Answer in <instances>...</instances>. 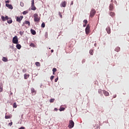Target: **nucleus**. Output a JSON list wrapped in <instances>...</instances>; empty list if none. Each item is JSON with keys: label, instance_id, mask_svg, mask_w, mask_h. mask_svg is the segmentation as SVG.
Masks as SVG:
<instances>
[{"label": "nucleus", "instance_id": "nucleus-48", "mask_svg": "<svg viewBox=\"0 0 129 129\" xmlns=\"http://www.w3.org/2000/svg\"><path fill=\"white\" fill-rule=\"evenodd\" d=\"M51 53L53 52V50H51Z\"/></svg>", "mask_w": 129, "mask_h": 129}, {"label": "nucleus", "instance_id": "nucleus-32", "mask_svg": "<svg viewBox=\"0 0 129 129\" xmlns=\"http://www.w3.org/2000/svg\"><path fill=\"white\" fill-rule=\"evenodd\" d=\"M7 23H8L9 24H12V19H10V20H8V21H7Z\"/></svg>", "mask_w": 129, "mask_h": 129}, {"label": "nucleus", "instance_id": "nucleus-44", "mask_svg": "<svg viewBox=\"0 0 129 129\" xmlns=\"http://www.w3.org/2000/svg\"><path fill=\"white\" fill-rule=\"evenodd\" d=\"M54 111H58V109L55 108V109H54Z\"/></svg>", "mask_w": 129, "mask_h": 129}, {"label": "nucleus", "instance_id": "nucleus-4", "mask_svg": "<svg viewBox=\"0 0 129 129\" xmlns=\"http://www.w3.org/2000/svg\"><path fill=\"white\" fill-rule=\"evenodd\" d=\"M18 41L19 40H18L17 36H14V38H13V39H12L13 43L18 44Z\"/></svg>", "mask_w": 129, "mask_h": 129}, {"label": "nucleus", "instance_id": "nucleus-46", "mask_svg": "<svg viewBox=\"0 0 129 129\" xmlns=\"http://www.w3.org/2000/svg\"><path fill=\"white\" fill-rule=\"evenodd\" d=\"M86 24H84V25H83V26H84V27H86Z\"/></svg>", "mask_w": 129, "mask_h": 129}, {"label": "nucleus", "instance_id": "nucleus-43", "mask_svg": "<svg viewBox=\"0 0 129 129\" xmlns=\"http://www.w3.org/2000/svg\"><path fill=\"white\" fill-rule=\"evenodd\" d=\"M19 129H25V127L24 126H21V127H20V128Z\"/></svg>", "mask_w": 129, "mask_h": 129}, {"label": "nucleus", "instance_id": "nucleus-9", "mask_svg": "<svg viewBox=\"0 0 129 129\" xmlns=\"http://www.w3.org/2000/svg\"><path fill=\"white\" fill-rule=\"evenodd\" d=\"M1 19L3 22H5V21L9 20V17H8V16H6L5 17L4 16H2Z\"/></svg>", "mask_w": 129, "mask_h": 129}, {"label": "nucleus", "instance_id": "nucleus-30", "mask_svg": "<svg viewBox=\"0 0 129 129\" xmlns=\"http://www.w3.org/2000/svg\"><path fill=\"white\" fill-rule=\"evenodd\" d=\"M102 92H103V90H102L101 89H99L98 90L99 94H101Z\"/></svg>", "mask_w": 129, "mask_h": 129}, {"label": "nucleus", "instance_id": "nucleus-38", "mask_svg": "<svg viewBox=\"0 0 129 129\" xmlns=\"http://www.w3.org/2000/svg\"><path fill=\"white\" fill-rule=\"evenodd\" d=\"M95 126H96V128H95V129H99V125H95Z\"/></svg>", "mask_w": 129, "mask_h": 129}, {"label": "nucleus", "instance_id": "nucleus-8", "mask_svg": "<svg viewBox=\"0 0 129 129\" xmlns=\"http://www.w3.org/2000/svg\"><path fill=\"white\" fill-rule=\"evenodd\" d=\"M31 91L32 95H35L36 94V90H35V89H34L33 88H31Z\"/></svg>", "mask_w": 129, "mask_h": 129}, {"label": "nucleus", "instance_id": "nucleus-1", "mask_svg": "<svg viewBox=\"0 0 129 129\" xmlns=\"http://www.w3.org/2000/svg\"><path fill=\"white\" fill-rule=\"evenodd\" d=\"M34 21L35 22H39L40 21V17H39L38 14H34L33 15Z\"/></svg>", "mask_w": 129, "mask_h": 129}, {"label": "nucleus", "instance_id": "nucleus-13", "mask_svg": "<svg viewBox=\"0 0 129 129\" xmlns=\"http://www.w3.org/2000/svg\"><path fill=\"white\" fill-rule=\"evenodd\" d=\"M6 7H8V8L11 10L13 9V7H12L11 5H9L8 4H6Z\"/></svg>", "mask_w": 129, "mask_h": 129}, {"label": "nucleus", "instance_id": "nucleus-26", "mask_svg": "<svg viewBox=\"0 0 129 129\" xmlns=\"http://www.w3.org/2000/svg\"><path fill=\"white\" fill-rule=\"evenodd\" d=\"M3 61H5V62H7V61H8V58H7L5 57H3Z\"/></svg>", "mask_w": 129, "mask_h": 129}, {"label": "nucleus", "instance_id": "nucleus-51", "mask_svg": "<svg viewBox=\"0 0 129 129\" xmlns=\"http://www.w3.org/2000/svg\"><path fill=\"white\" fill-rule=\"evenodd\" d=\"M1 6V4L0 3V7Z\"/></svg>", "mask_w": 129, "mask_h": 129}, {"label": "nucleus", "instance_id": "nucleus-35", "mask_svg": "<svg viewBox=\"0 0 129 129\" xmlns=\"http://www.w3.org/2000/svg\"><path fill=\"white\" fill-rule=\"evenodd\" d=\"M24 32H22V31H20L19 32V34L20 35H21V36H22L24 34Z\"/></svg>", "mask_w": 129, "mask_h": 129}, {"label": "nucleus", "instance_id": "nucleus-12", "mask_svg": "<svg viewBox=\"0 0 129 129\" xmlns=\"http://www.w3.org/2000/svg\"><path fill=\"white\" fill-rule=\"evenodd\" d=\"M109 8V10L111 11H112L113 9H114V6H113V4H110Z\"/></svg>", "mask_w": 129, "mask_h": 129}, {"label": "nucleus", "instance_id": "nucleus-10", "mask_svg": "<svg viewBox=\"0 0 129 129\" xmlns=\"http://www.w3.org/2000/svg\"><path fill=\"white\" fill-rule=\"evenodd\" d=\"M106 31H107L108 34H110L111 33L110 27H107V28H106Z\"/></svg>", "mask_w": 129, "mask_h": 129}, {"label": "nucleus", "instance_id": "nucleus-42", "mask_svg": "<svg viewBox=\"0 0 129 129\" xmlns=\"http://www.w3.org/2000/svg\"><path fill=\"white\" fill-rule=\"evenodd\" d=\"M12 124H13L12 122L11 123H9V125H10V126H11L12 125Z\"/></svg>", "mask_w": 129, "mask_h": 129}, {"label": "nucleus", "instance_id": "nucleus-28", "mask_svg": "<svg viewBox=\"0 0 129 129\" xmlns=\"http://www.w3.org/2000/svg\"><path fill=\"white\" fill-rule=\"evenodd\" d=\"M45 27V24L43 22L42 24H41V28H44Z\"/></svg>", "mask_w": 129, "mask_h": 129}, {"label": "nucleus", "instance_id": "nucleus-29", "mask_svg": "<svg viewBox=\"0 0 129 129\" xmlns=\"http://www.w3.org/2000/svg\"><path fill=\"white\" fill-rule=\"evenodd\" d=\"M89 53H90V54H91V55H93V50L92 49L90 50Z\"/></svg>", "mask_w": 129, "mask_h": 129}, {"label": "nucleus", "instance_id": "nucleus-23", "mask_svg": "<svg viewBox=\"0 0 129 129\" xmlns=\"http://www.w3.org/2000/svg\"><path fill=\"white\" fill-rule=\"evenodd\" d=\"M35 65L36 66H37V67H40V63L39 62H35Z\"/></svg>", "mask_w": 129, "mask_h": 129}, {"label": "nucleus", "instance_id": "nucleus-33", "mask_svg": "<svg viewBox=\"0 0 129 129\" xmlns=\"http://www.w3.org/2000/svg\"><path fill=\"white\" fill-rule=\"evenodd\" d=\"M20 5H21V7H24V3L21 2V3L20 4Z\"/></svg>", "mask_w": 129, "mask_h": 129}, {"label": "nucleus", "instance_id": "nucleus-49", "mask_svg": "<svg viewBox=\"0 0 129 129\" xmlns=\"http://www.w3.org/2000/svg\"><path fill=\"white\" fill-rule=\"evenodd\" d=\"M24 25H25V23H23V24L22 26H24Z\"/></svg>", "mask_w": 129, "mask_h": 129}, {"label": "nucleus", "instance_id": "nucleus-18", "mask_svg": "<svg viewBox=\"0 0 129 129\" xmlns=\"http://www.w3.org/2000/svg\"><path fill=\"white\" fill-rule=\"evenodd\" d=\"M28 78H29V75H27L26 74H25L24 75V79L27 80Z\"/></svg>", "mask_w": 129, "mask_h": 129}, {"label": "nucleus", "instance_id": "nucleus-7", "mask_svg": "<svg viewBox=\"0 0 129 129\" xmlns=\"http://www.w3.org/2000/svg\"><path fill=\"white\" fill-rule=\"evenodd\" d=\"M23 18H24V16H21L20 17H16V21L21 23V20H22V19Z\"/></svg>", "mask_w": 129, "mask_h": 129}, {"label": "nucleus", "instance_id": "nucleus-47", "mask_svg": "<svg viewBox=\"0 0 129 129\" xmlns=\"http://www.w3.org/2000/svg\"><path fill=\"white\" fill-rule=\"evenodd\" d=\"M23 72H26V70H23Z\"/></svg>", "mask_w": 129, "mask_h": 129}, {"label": "nucleus", "instance_id": "nucleus-6", "mask_svg": "<svg viewBox=\"0 0 129 129\" xmlns=\"http://www.w3.org/2000/svg\"><path fill=\"white\" fill-rule=\"evenodd\" d=\"M85 31L86 34L87 35L89 34V33L90 32V26H89V25H88L86 27Z\"/></svg>", "mask_w": 129, "mask_h": 129}, {"label": "nucleus", "instance_id": "nucleus-15", "mask_svg": "<svg viewBox=\"0 0 129 129\" xmlns=\"http://www.w3.org/2000/svg\"><path fill=\"white\" fill-rule=\"evenodd\" d=\"M109 15L111 17L114 18V16H115V13H114V12H110Z\"/></svg>", "mask_w": 129, "mask_h": 129}, {"label": "nucleus", "instance_id": "nucleus-14", "mask_svg": "<svg viewBox=\"0 0 129 129\" xmlns=\"http://www.w3.org/2000/svg\"><path fill=\"white\" fill-rule=\"evenodd\" d=\"M103 94L105 96H109V95L108 92H107L105 90H103Z\"/></svg>", "mask_w": 129, "mask_h": 129}, {"label": "nucleus", "instance_id": "nucleus-31", "mask_svg": "<svg viewBox=\"0 0 129 129\" xmlns=\"http://www.w3.org/2000/svg\"><path fill=\"white\" fill-rule=\"evenodd\" d=\"M55 99H51L49 100V102L50 103H53V102H54Z\"/></svg>", "mask_w": 129, "mask_h": 129}, {"label": "nucleus", "instance_id": "nucleus-37", "mask_svg": "<svg viewBox=\"0 0 129 129\" xmlns=\"http://www.w3.org/2000/svg\"><path fill=\"white\" fill-rule=\"evenodd\" d=\"M52 71H53V72H54V73L56 72L57 69H55V68H54V69H53Z\"/></svg>", "mask_w": 129, "mask_h": 129}, {"label": "nucleus", "instance_id": "nucleus-45", "mask_svg": "<svg viewBox=\"0 0 129 129\" xmlns=\"http://www.w3.org/2000/svg\"><path fill=\"white\" fill-rule=\"evenodd\" d=\"M6 3H7V4H9V3H10V1H6Z\"/></svg>", "mask_w": 129, "mask_h": 129}, {"label": "nucleus", "instance_id": "nucleus-19", "mask_svg": "<svg viewBox=\"0 0 129 129\" xmlns=\"http://www.w3.org/2000/svg\"><path fill=\"white\" fill-rule=\"evenodd\" d=\"M16 48L20 50L21 48V45L20 44H18L16 45Z\"/></svg>", "mask_w": 129, "mask_h": 129}, {"label": "nucleus", "instance_id": "nucleus-52", "mask_svg": "<svg viewBox=\"0 0 129 129\" xmlns=\"http://www.w3.org/2000/svg\"><path fill=\"white\" fill-rule=\"evenodd\" d=\"M49 49H51V48H49Z\"/></svg>", "mask_w": 129, "mask_h": 129}, {"label": "nucleus", "instance_id": "nucleus-3", "mask_svg": "<svg viewBox=\"0 0 129 129\" xmlns=\"http://www.w3.org/2000/svg\"><path fill=\"white\" fill-rule=\"evenodd\" d=\"M75 123L74 121H73V120H71L69 121L68 127L70 128H73L74 127Z\"/></svg>", "mask_w": 129, "mask_h": 129}, {"label": "nucleus", "instance_id": "nucleus-25", "mask_svg": "<svg viewBox=\"0 0 129 129\" xmlns=\"http://www.w3.org/2000/svg\"><path fill=\"white\" fill-rule=\"evenodd\" d=\"M120 50V47H116V49H115V51H116V52L119 51Z\"/></svg>", "mask_w": 129, "mask_h": 129}, {"label": "nucleus", "instance_id": "nucleus-5", "mask_svg": "<svg viewBox=\"0 0 129 129\" xmlns=\"http://www.w3.org/2000/svg\"><path fill=\"white\" fill-rule=\"evenodd\" d=\"M36 9H37V8L35 6V2H34V0H32V3H31V10L32 11H35V10H36Z\"/></svg>", "mask_w": 129, "mask_h": 129}, {"label": "nucleus", "instance_id": "nucleus-2", "mask_svg": "<svg viewBox=\"0 0 129 129\" xmlns=\"http://www.w3.org/2000/svg\"><path fill=\"white\" fill-rule=\"evenodd\" d=\"M96 11L94 9H92L91 12L90 13V17L93 18L95 15H96Z\"/></svg>", "mask_w": 129, "mask_h": 129}, {"label": "nucleus", "instance_id": "nucleus-34", "mask_svg": "<svg viewBox=\"0 0 129 129\" xmlns=\"http://www.w3.org/2000/svg\"><path fill=\"white\" fill-rule=\"evenodd\" d=\"M84 23L85 24L87 25V23H88V21L86 20H84Z\"/></svg>", "mask_w": 129, "mask_h": 129}, {"label": "nucleus", "instance_id": "nucleus-27", "mask_svg": "<svg viewBox=\"0 0 129 129\" xmlns=\"http://www.w3.org/2000/svg\"><path fill=\"white\" fill-rule=\"evenodd\" d=\"M10 118H11V116H10V115H6V116H5V119H10Z\"/></svg>", "mask_w": 129, "mask_h": 129}, {"label": "nucleus", "instance_id": "nucleus-16", "mask_svg": "<svg viewBox=\"0 0 129 129\" xmlns=\"http://www.w3.org/2000/svg\"><path fill=\"white\" fill-rule=\"evenodd\" d=\"M30 31L31 32V33L32 35H35V34H36V32L35 30H34L33 29H31L30 30Z\"/></svg>", "mask_w": 129, "mask_h": 129}, {"label": "nucleus", "instance_id": "nucleus-24", "mask_svg": "<svg viewBox=\"0 0 129 129\" xmlns=\"http://www.w3.org/2000/svg\"><path fill=\"white\" fill-rule=\"evenodd\" d=\"M30 46L31 47H36L35 44H34L33 43H30Z\"/></svg>", "mask_w": 129, "mask_h": 129}, {"label": "nucleus", "instance_id": "nucleus-36", "mask_svg": "<svg viewBox=\"0 0 129 129\" xmlns=\"http://www.w3.org/2000/svg\"><path fill=\"white\" fill-rule=\"evenodd\" d=\"M53 78H54V76H52L51 77H50V79L52 81L53 80Z\"/></svg>", "mask_w": 129, "mask_h": 129}, {"label": "nucleus", "instance_id": "nucleus-41", "mask_svg": "<svg viewBox=\"0 0 129 129\" xmlns=\"http://www.w3.org/2000/svg\"><path fill=\"white\" fill-rule=\"evenodd\" d=\"M58 80V78H57L56 79H55V82H57Z\"/></svg>", "mask_w": 129, "mask_h": 129}, {"label": "nucleus", "instance_id": "nucleus-11", "mask_svg": "<svg viewBox=\"0 0 129 129\" xmlns=\"http://www.w3.org/2000/svg\"><path fill=\"white\" fill-rule=\"evenodd\" d=\"M60 7L65 8L66 7V2H63L62 3H61Z\"/></svg>", "mask_w": 129, "mask_h": 129}, {"label": "nucleus", "instance_id": "nucleus-40", "mask_svg": "<svg viewBox=\"0 0 129 129\" xmlns=\"http://www.w3.org/2000/svg\"><path fill=\"white\" fill-rule=\"evenodd\" d=\"M27 13H28V12H27L26 11H24V12H23V15H26Z\"/></svg>", "mask_w": 129, "mask_h": 129}, {"label": "nucleus", "instance_id": "nucleus-21", "mask_svg": "<svg viewBox=\"0 0 129 129\" xmlns=\"http://www.w3.org/2000/svg\"><path fill=\"white\" fill-rule=\"evenodd\" d=\"M13 107L14 108H17V103H16V102H14V104H13Z\"/></svg>", "mask_w": 129, "mask_h": 129}, {"label": "nucleus", "instance_id": "nucleus-22", "mask_svg": "<svg viewBox=\"0 0 129 129\" xmlns=\"http://www.w3.org/2000/svg\"><path fill=\"white\" fill-rule=\"evenodd\" d=\"M3 84H1V85H0V92H3Z\"/></svg>", "mask_w": 129, "mask_h": 129}, {"label": "nucleus", "instance_id": "nucleus-20", "mask_svg": "<svg viewBox=\"0 0 129 129\" xmlns=\"http://www.w3.org/2000/svg\"><path fill=\"white\" fill-rule=\"evenodd\" d=\"M64 110H65V108H64L63 107H59V111H64Z\"/></svg>", "mask_w": 129, "mask_h": 129}, {"label": "nucleus", "instance_id": "nucleus-50", "mask_svg": "<svg viewBox=\"0 0 129 129\" xmlns=\"http://www.w3.org/2000/svg\"><path fill=\"white\" fill-rule=\"evenodd\" d=\"M53 75H55V72H53Z\"/></svg>", "mask_w": 129, "mask_h": 129}, {"label": "nucleus", "instance_id": "nucleus-17", "mask_svg": "<svg viewBox=\"0 0 129 129\" xmlns=\"http://www.w3.org/2000/svg\"><path fill=\"white\" fill-rule=\"evenodd\" d=\"M24 23L26 25H28L29 26H30V25H31V23H30V22L28 21H25V23Z\"/></svg>", "mask_w": 129, "mask_h": 129}, {"label": "nucleus", "instance_id": "nucleus-39", "mask_svg": "<svg viewBox=\"0 0 129 129\" xmlns=\"http://www.w3.org/2000/svg\"><path fill=\"white\" fill-rule=\"evenodd\" d=\"M59 17H60L61 18H62V16L60 12H59Z\"/></svg>", "mask_w": 129, "mask_h": 129}]
</instances>
